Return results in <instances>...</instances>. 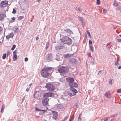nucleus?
I'll use <instances>...</instances> for the list:
<instances>
[{
  "label": "nucleus",
  "instance_id": "nucleus-1",
  "mask_svg": "<svg viewBox=\"0 0 121 121\" xmlns=\"http://www.w3.org/2000/svg\"><path fill=\"white\" fill-rule=\"evenodd\" d=\"M52 68L51 67H45L42 69L40 71L42 77L45 78H48L50 75L53 72Z\"/></svg>",
  "mask_w": 121,
  "mask_h": 121
},
{
  "label": "nucleus",
  "instance_id": "nucleus-2",
  "mask_svg": "<svg viewBox=\"0 0 121 121\" xmlns=\"http://www.w3.org/2000/svg\"><path fill=\"white\" fill-rule=\"evenodd\" d=\"M66 79L70 86L74 87L75 88L78 87V85L76 83L74 82V79L73 77H69L66 78Z\"/></svg>",
  "mask_w": 121,
  "mask_h": 121
},
{
  "label": "nucleus",
  "instance_id": "nucleus-3",
  "mask_svg": "<svg viewBox=\"0 0 121 121\" xmlns=\"http://www.w3.org/2000/svg\"><path fill=\"white\" fill-rule=\"evenodd\" d=\"M61 41L65 44L70 45L72 43V40L71 38L67 36L64 37L63 39H60Z\"/></svg>",
  "mask_w": 121,
  "mask_h": 121
},
{
  "label": "nucleus",
  "instance_id": "nucleus-4",
  "mask_svg": "<svg viewBox=\"0 0 121 121\" xmlns=\"http://www.w3.org/2000/svg\"><path fill=\"white\" fill-rule=\"evenodd\" d=\"M8 1L7 0L2 1L0 4V7H4V10L5 11H7L8 9V7L6 6V5L8 4Z\"/></svg>",
  "mask_w": 121,
  "mask_h": 121
},
{
  "label": "nucleus",
  "instance_id": "nucleus-5",
  "mask_svg": "<svg viewBox=\"0 0 121 121\" xmlns=\"http://www.w3.org/2000/svg\"><path fill=\"white\" fill-rule=\"evenodd\" d=\"M58 71L60 73H67L68 71V69L66 67H61L58 69Z\"/></svg>",
  "mask_w": 121,
  "mask_h": 121
},
{
  "label": "nucleus",
  "instance_id": "nucleus-6",
  "mask_svg": "<svg viewBox=\"0 0 121 121\" xmlns=\"http://www.w3.org/2000/svg\"><path fill=\"white\" fill-rule=\"evenodd\" d=\"M45 87L49 90L51 91H53L55 89V87L53 85L49 83H47Z\"/></svg>",
  "mask_w": 121,
  "mask_h": 121
},
{
  "label": "nucleus",
  "instance_id": "nucleus-7",
  "mask_svg": "<svg viewBox=\"0 0 121 121\" xmlns=\"http://www.w3.org/2000/svg\"><path fill=\"white\" fill-rule=\"evenodd\" d=\"M42 101L43 104L44 106H47L48 104V101L49 99V98L44 97Z\"/></svg>",
  "mask_w": 121,
  "mask_h": 121
},
{
  "label": "nucleus",
  "instance_id": "nucleus-8",
  "mask_svg": "<svg viewBox=\"0 0 121 121\" xmlns=\"http://www.w3.org/2000/svg\"><path fill=\"white\" fill-rule=\"evenodd\" d=\"M68 62L71 64H74L77 63L78 60L76 59L71 58L68 60Z\"/></svg>",
  "mask_w": 121,
  "mask_h": 121
},
{
  "label": "nucleus",
  "instance_id": "nucleus-9",
  "mask_svg": "<svg viewBox=\"0 0 121 121\" xmlns=\"http://www.w3.org/2000/svg\"><path fill=\"white\" fill-rule=\"evenodd\" d=\"M64 46L62 45L60 43H59V44L55 46V48L57 50H58L62 49L64 47Z\"/></svg>",
  "mask_w": 121,
  "mask_h": 121
},
{
  "label": "nucleus",
  "instance_id": "nucleus-10",
  "mask_svg": "<svg viewBox=\"0 0 121 121\" xmlns=\"http://www.w3.org/2000/svg\"><path fill=\"white\" fill-rule=\"evenodd\" d=\"M55 107L57 109L60 110L64 108V107L62 104H56Z\"/></svg>",
  "mask_w": 121,
  "mask_h": 121
},
{
  "label": "nucleus",
  "instance_id": "nucleus-11",
  "mask_svg": "<svg viewBox=\"0 0 121 121\" xmlns=\"http://www.w3.org/2000/svg\"><path fill=\"white\" fill-rule=\"evenodd\" d=\"M14 36V34L13 32L11 33L10 34L7 35L6 36V38L7 40H9L10 38L12 39Z\"/></svg>",
  "mask_w": 121,
  "mask_h": 121
},
{
  "label": "nucleus",
  "instance_id": "nucleus-12",
  "mask_svg": "<svg viewBox=\"0 0 121 121\" xmlns=\"http://www.w3.org/2000/svg\"><path fill=\"white\" fill-rule=\"evenodd\" d=\"M52 113L53 114V118L55 120H56L58 116V112L55 111H52Z\"/></svg>",
  "mask_w": 121,
  "mask_h": 121
},
{
  "label": "nucleus",
  "instance_id": "nucleus-13",
  "mask_svg": "<svg viewBox=\"0 0 121 121\" xmlns=\"http://www.w3.org/2000/svg\"><path fill=\"white\" fill-rule=\"evenodd\" d=\"M6 15L5 13L3 12H1L0 14V20L2 21L4 19V17Z\"/></svg>",
  "mask_w": 121,
  "mask_h": 121
},
{
  "label": "nucleus",
  "instance_id": "nucleus-14",
  "mask_svg": "<svg viewBox=\"0 0 121 121\" xmlns=\"http://www.w3.org/2000/svg\"><path fill=\"white\" fill-rule=\"evenodd\" d=\"M73 87H71L69 88V90H71V91H72L73 93L76 95V94L77 93L78 91L76 89L74 88Z\"/></svg>",
  "mask_w": 121,
  "mask_h": 121
},
{
  "label": "nucleus",
  "instance_id": "nucleus-15",
  "mask_svg": "<svg viewBox=\"0 0 121 121\" xmlns=\"http://www.w3.org/2000/svg\"><path fill=\"white\" fill-rule=\"evenodd\" d=\"M67 91L68 92V95L72 97L75 95V94L73 93L71 91V90L69 89H68Z\"/></svg>",
  "mask_w": 121,
  "mask_h": 121
},
{
  "label": "nucleus",
  "instance_id": "nucleus-16",
  "mask_svg": "<svg viewBox=\"0 0 121 121\" xmlns=\"http://www.w3.org/2000/svg\"><path fill=\"white\" fill-rule=\"evenodd\" d=\"M52 57V54L51 53H48L46 56V59L47 60L51 59Z\"/></svg>",
  "mask_w": 121,
  "mask_h": 121
},
{
  "label": "nucleus",
  "instance_id": "nucleus-17",
  "mask_svg": "<svg viewBox=\"0 0 121 121\" xmlns=\"http://www.w3.org/2000/svg\"><path fill=\"white\" fill-rule=\"evenodd\" d=\"M16 50H15L13 52V60H16L17 57V55H16V52H17ZM14 61V60H13Z\"/></svg>",
  "mask_w": 121,
  "mask_h": 121
},
{
  "label": "nucleus",
  "instance_id": "nucleus-18",
  "mask_svg": "<svg viewBox=\"0 0 121 121\" xmlns=\"http://www.w3.org/2000/svg\"><path fill=\"white\" fill-rule=\"evenodd\" d=\"M73 54H69V53H67L66 54H65L64 55V56L65 58H67L71 57L73 55Z\"/></svg>",
  "mask_w": 121,
  "mask_h": 121
},
{
  "label": "nucleus",
  "instance_id": "nucleus-19",
  "mask_svg": "<svg viewBox=\"0 0 121 121\" xmlns=\"http://www.w3.org/2000/svg\"><path fill=\"white\" fill-rule=\"evenodd\" d=\"M104 95L106 96L107 98H109L111 96L110 92L109 91H108L106 92L105 94Z\"/></svg>",
  "mask_w": 121,
  "mask_h": 121
},
{
  "label": "nucleus",
  "instance_id": "nucleus-20",
  "mask_svg": "<svg viewBox=\"0 0 121 121\" xmlns=\"http://www.w3.org/2000/svg\"><path fill=\"white\" fill-rule=\"evenodd\" d=\"M50 92H48L43 94V97L49 98L48 97H50Z\"/></svg>",
  "mask_w": 121,
  "mask_h": 121
},
{
  "label": "nucleus",
  "instance_id": "nucleus-21",
  "mask_svg": "<svg viewBox=\"0 0 121 121\" xmlns=\"http://www.w3.org/2000/svg\"><path fill=\"white\" fill-rule=\"evenodd\" d=\"M64 30L66 32L69 33L70 34H73V33L72 31L70 29H66Z\"/></svg>",
  "mask_w": 121,
  "mask_h": 121
},
{
  "label": "nucleus",
  "instance_id": "nucleus-22",
  "mask_svg": "<svg viewBox=\"0 0 121 121\" xmlns=\"http://www.w3.org/2000/svg\"><path fill=\"white\" fill-rule=\"evenodd\" d=\"M116 60L115 61V65L118 66L119 65V63L118 62L119 60L117 59V57L116 58V59L115 57V58Z\"/></svg>",
  "mask_w": 121,
  "mask_h": 121
},
{
  "label": "nucleus",
  "instance_id": "nucleus-23",
  "mask_svg": "<svg viewBox=\"0 0 121 121\" xmlns=\"http://www.w3.org/2000/svg\"><path fill=\"white\" fill-rule=\"evenodd\" d=\"M35 109L36 111H43V113H44L46 112V110H41L40 109L36 107L35 108Z\"/></svg>",
  "mask_w": 121,
  "mask_h": 121
},
{
  "label": "nucleus",
  "instance_id": "nucleus-24",
  "mask_svg": "<svg viewBox=\"0 0 121 121\" xmlns=\"http://www.w3.org/2000/svg\"><path fill=\"white\" fill-rule=\"evenodd\" d=\"M75 10L77 11H79L80 13L81 12L82 10L81 9L80 7H76L75 8Z\"/></svg>",
  "mask_w": 121,
  "mask_h": 121
},
{
  "label": "nucleus",
  "instance_id": "nucleus-25",
  "mask_svg": "<svg viewBox=\"0 0 121 121\" xmlns=\"http://www.w3.org/2000/svg\"><path fill=\"white\" fill-rule=\"evenodd\" d=\"M49 41L47 42L46 45L45 49H47L49 47Z\"/></svg>",
  "mask_w": 121,
  "mask_h": 121
},
{
  "label": "nucleus",
  "instance_id": "nucleus-26",
  "mask_svg": "<svg viewBox=\"0 0 121 121\" xmlns=\"http://www.w3.org/2000/svg\"><path fill=\"white\" fill-rule=\"evenodd\" d=\"M24 16H19L18 17V20H20L22 19H23L24 18Z\"/></svg>",
  "mask_w": 121,
  "mask_h": 121
},
{
  "label": "nucleus",
  "instance_id": "nucleus-27",
  "mask_svg": "<svg viewBox=\"0 0 121 121\" xmlns=\"http://www.w3.org/2000/svg\"><path fill=\"white\" fill-rule=\"evenodd\" d=\"M5 108V106L3 104L2 105V107L1 110V112L2 113V111H4Z\"/></svg>",
  "mask_w": 121,
  "mask_h": 121
},
{
  "label": "nucleus",
  "instance_id": "nucleus-28",
  "mask_svg": "<svg viewBox=\"0 0 121 121\" xmlns=\"http://www.w3.org/2000/svg\"><path fill=\"white\" fill-rule=\"evenodd\" d=\"M19 31V29L18 28H17L14 30L15 33H17Z\"/></svg>",
  "mask_w": 121,
  "mask_h": 121
},
{
  "label": "nucleus",
  "instance_id": "nucleus-29",
  "mask_svg": "<svg viewBox=\"0 0 121 121\" xmlns=\"http://www.w3.org/2000/svg\"><path fill=\"white\" fill-rule=\"evenodd\" d=\"M114 3H113V5L115 6L116 7H117L119 5V3H117L116 2L114 1Z\"/></svg>",
  "mask_w": 121,
  "mask_h": 121
},
{
  "label": "nucleus",
  "instance_id": "nucleus-30",
  "mask_svg": "<svg viewBox=\"0 0 121 121\" xmlns=\"http://www.w3.org/2000/svg\"><path fill=\"white\" fill-rule=\"evenodd\" d=\"M89 48L90 50L92 51V52H93L94 50L93 49V47L91 45H89Z\"/></svg>",
  "mask_w": 121,
  "mask_h": 121
},
{
  "label": "nucleus",
  "instance_id": "nucleus-31",
  "mask_svg": "<svg viewBox=\"0 0 121 121\" xmlns=\"http://www.w3.org/2000/svg\"><path fill=\"white\" fill-rule=\"evenodd\" d=\"M11 18L12 20H11L10 21V22L11 23H12L15 21V18L14 17H13V18Z\"/></svg>",
  "mask_w": 121,
  "mask_h": 121
},
{
  "label": "nucleus",
  "instance_id": "nucleus-32",
  "mask_svg": "<svg viewBox=\"0 0 121 121\" xmlns=\"http://www.w3.org/2000/svg\"><path fill=\"white\" fill-rule=\"evenodd\" d=\"M117 9L119 12H121V7L120 6H119L117 8Z\"/></svg>",
  "mask_w": 121,
  "mask_h": 121
},
{
  "label": "nucleus",
  "instance_id": "nucleus-33",
  "mask_svg": "<svg viewBox=\"0 0 121 121\" xmlns=\"http://www.w3.org/2000/svg\"><path fill=\"white\" fill-rule=\"evenodd\" d=\"M6 53L4 54L2 56V58L4 59L6 58Z\"/></svg>",
  "mask_w": 121,
  "mask_h": 121
},
{
  "label": "nucleus",
  "instance_id": "nucleus-34",
  "mask_svg": "<svg viewBox=\"0 0 121 121\" xmlns=\"http://www.w3.org/2000/svg\"><path fill=\"white\" fill-rule=\"evenodd\" d=\"M16 47V45H13L12 47L11 48V50L12 51Z\"/></svg>",
  "mask_w": 121,
  "mask_h": 121
},
{
  "label": "nucleus",
  "instance_id": "nucleus-35",
  "mask_svg": "<svg viewBox=\"0 0 121 121\" xmlns=\"http://www.w3.org/2000/svg\"><path fill=\"white\" fill-rule=\"evenodd\" d=\"M69 116L67 115L66 116L64 117V118L63 120H62V121H64L67 118H68Z\"/></svg>",
  "mask_w": 121,
  "mask_h": 121
},
{
  "label": "nucleus",
  "instance_id": "nucleus-36",
  "mask_svg": "<svg viewBox=\"0 0 121 121\" xmlns=\"http://www.w3.org/2000/svg\"><path fill=\"white\" fill-rule=\"evenodd\" d=\"M50 97H53L54 96V94L53 93L50 92Z\"/></svg>",
  "mask_w": 121,
  "mask_h": 121
},
{
  "label": "nucleus",
  "instance_id": "nucleus-37",
  "mask_svg": "<svg viewBox=\"0 0 121 121\" xmlns=\"http://www.w3.org/2000/svg\"><path fill=\"white\" fill-rule=\"evenodd\" d=\"M115 40L118 42H121V39H118L116 38L115 39Z\"/></svg>",
  "mask_w": 121,
  "mask_h": 121
},
{
  "label": "nucleus",
  "instance_id": "nucleus-38",
  "mask_svg": "<svg viewBox=\"0 0 121 121\" xmlns=\"http://www.w3.org/2000/svg\"><path fill=\"white\" fill-rule=\"evenodd\" d=\"M16 12V10L14 8H13V11L12 12V13L13 14H15Z\"/></svg>",
  "mask_w": 121,
  "mask_h": 121
},
{
  "label": "nucleus",
  "instance_id": "nucleus-39",
  "mask_svg": "<svg viewBox=\"0 0 121 121\" xmlns=\"http://www.w3.org/2000/svg\"><path fill=\"white\" fill-rule=\"evenodd\" d=\"M81 114L79 115L78 118V121H81Z\"/></svg>",
  "mask_w": 121,
  "mask_h": 121
},
{
  "label": "nucleus",
  "instance_id": "nucleus-40",
  "mask_svg": "<svg viewBox=\"0 0 121 121\" xmlns=\"http://www.w3.org/2000/svg\"><path fill=\"white\" fill-rule=\"evenodd\" d=\"M81 23L82 25V27L83 28L85 25V23L83 21L82 22H81Z\"/></svg>",
  "mask_w": 121,
  "mask_h": 121
},
{
  "label": "nucleus",
  "instance_id": "nucleus-41",
  "mask_svg": "<svg viewBox=\"0 0 121 121\" xmlns=\"http://www.w3.org/2000/svg\"><path fill=\"white\" fill-rule=\"evenodd\" d=\"M117 93H121V89H118L117 91Z\"/></svg>",
  "mask_w": 121,
  "mask_h": 121
},
{
  "label": "nucleus",
  "instance_id": "nucleus-42",
  "mask_svg": "<svg viewBox=\"0 0 121 121\" xmlns=\"http://www.w3.org/2000/svg\"><path fill=\"white\" fill-rule=\"evenodd\" d=\"M78 105V103H75L73 105V107H76V108H77Z\"/></svg>",
  "mask_w": 121,
  "mask_h": 121
},
{
  "label": "nucleus",
  "instance_id": "nucleus-43",
  "mask_svg": "<svg viewBox=\"0 0 121 121\" xmlns=\"http://www.w3.org/2000/svg\"><path fill=\"white\" fill-rule=\"evenodd\" d=\"M79 20L81 22L83 21L82 18L79 17Z\"/></svg>",
  "mask_w": 121,
  "mask_h": 121
},
{
  "label": "nucleus",
  "instance_id": "nucleus-44",
  "mask_svg": "<svg viewBox=\"0 0 121 121\" xmlns=\"http://www.w3.org/2000/svg\"><path fill=\"white\" fill-rule=\"evenodd\" d=\"M87 32L88 34V36L90 38H91V35L90 33V32L87 30Z\"/></svg>",
  "mask_w": 121,
  "mask_h": 121
},
{
  "label": "nucleus",
  "instance_id": "nucleus-45",
  "mask_svg": "<svg viewBox=\"0 0 121 121\" xmlns=\"http://www.w3.org/2000/svg\"><path fill=\"white\" fill-rule=\"evenodd\" d=\"M100 0H97L96 4H97L98 5L100 3Z\"/></svg>",
  "mask_w": 121,
  "mask_h": 121
},
{
  "label": "nucleus",
  "instance_id": "nucleus-46",
  "mask_svg": "<svg viewBox=\"0 0 121 121\" xmlns=\"http://www.w3.org/2000/svg\"><path fill=\"white\" fill-rule=\"evenodd\" d=\"M102 73V71L101 70L99 71H98V73H97V75H99L100 74H101Z\"/></svg>",
  "mask_w": 121,
  "mask_h": 121
},
{
  "label": "nucleus",
  "instance_id": "nucleus-47",
  "mask_svg": "<svg viewBox=\"0 0 121 121\" xmlns=\"http://www.w3.org/2000/svg\"><path fill=\"white\" fill-rule=\"evenodd\" d=\"M103 13H106L107 12V11L105 9H103Z\"/></svg>",
  "mask_w": 121,
  "mask_h": 121
},
{
  "label": "nucleus",
  "instance_id": "nucleus-48",
  "mask_svg": "<svg viewBox=\"0 0 121 121\" xmlns=\"http://www.w3.org/2000/svg\"><path fill=\"white\" fill-rule=\"evenodd\" d=\"M109 83L110 84H112V80L111 79H110L109 80Z\"/></svg>",
  "mask_w": 121,
  "mask_h": 121
},
{
  "label": "nucleus",
  "instance_id": "nucleus-49",
  "mask_svg": "<svg viewBox=\"0 0 121 121\" xmlns=\"http://www.w3.org/2000/svg\"><path fill=\"white\" fill-rule=\"evenodd\" d=\"M89 43L90 45H91L92 43V41L91 40H89Z\"/></svg>",
  "mask_w": 121,
  "mask_h": 121
},
{
  "label": "nucleus",
  "instance_id": "nucleus-50",
  "mask_svg": "<svg viewBox=\"0 0 121 121\" xmlns=\"http://www.w3.org/2000/svg\"><path fill=\"white\" fill-rule=\"evenodd\" d=\"M111 42H110L108 43H107V44L106 45V47H107L109 45H110L111 44Z\"/></svg>",
  "mask_w": 121,
  "mask_h": 121
},
{
  "label": "nucleus",
  "instance_id": "nucleus-51",
  "mask_svg": "<svg viewBox=\"0 0 121 121\" xmlns=\"http://www.w3.org/2000/svg\"><path fill=\"white\" fill-rule=\"evenodd\" d=\"M10 54V52L9 51H8L7 53V56L8 55Z\"/></svg>",
  "mask_w": 121,
  "mask_h": 121
},
{
  "label": "nucleus",
  "instance_id": "nucleus-52",
  "mask_svg": "<svg viewBox=\"0 0 121 121\" xmlns=\"http://www.w3.org/2000/svg\"><path fill=\"white\" fill-rule=\"evenodd\" d=\"M28 58L27 57H26L25 58V61H28Z\"/></svg>",
  "mask_w": 121,
  "mask_h": 121
},
{
  "label": "nucleus",
  "instance_id": "nucleus-53",
  "mask_svg": "<svg viewBox=\"0 0 121 121\" xmlns=\"http://www.w3.org/2000/svg\"><path fill=\"white\" fill-rule=\"evenodd\" d=\"M25 99V97L24 96L23 97V98H22V103L24 101Z\"/></svg>",
  "mask_w": 121,
  "mask_h": 121
},
{
  "label": "nucleus",
  "instance_id": "nucleus-54",
  "mask_svg": "<svg viewBox=\"0 0 121 121\" xmlns=\"http://www.w3.org/2000/svg\"><path fill=\"white\" fill-rule=\"evenodd\" d=\"M29 89L28 87L26 90V91L27 92H28L29 91Z\"/></svg>",
  "mask_w": 121,
  "mask_h": 121
},
{
  "label": "nucleus",
  "instance_id": "nucleus-55",
  "mask_svg": "<svg viewBox=\"0 0 121 121\" xmlns=\"http://www.w3.org/2000/svg\"><path fill=\"white\" fill-rule=\"evenodd\" d=\"M2 30V28L0 26V32Z\"/></svg>",
  "mask_w": 121,
  "mask_h": 121
},
{
  "label": "nucleus",
  "instance_id": "nucleus-56",
  "mask_svg": "<svg viewBox=\"0 0 121 121\" xmlns=\"http://www.w3.org/2000/svg\"><path fill=\"white\" fill-rule=\"evenodd\" d=\"M108 117H107L106 119H104V121H107V120H108Z\"/></svg>",
  "mask_w": 121,
  "mask_h": 121
},
{
  "label": "nucleus",
  "instance_id": "nucleus-57",
  "mask_svg": "<svg viewBox=\"0 0 121 121\" xmlns=\"http://www.w3.org/2000/svg\"><path fill=\"white\" fill-rule=\"evenodd\" d=\"M90 62L92 64H93V62L91 60L90 61Z\"/></svg>",
  "mask_w": 121,
  "mask_h": 121
},
{
  "label": "nucleus",
  "instance_id": "nucleus-58",
  "mask_svg": "<svg viewBox=\"0 0 121 121\" xmlns=\"http://www.w3.org/2000/svg\"><path fill=\"white\" fill-rule=\"evenodd\" d=\"M84 36H85V37H87V34H86V33H85L84 34Z\"/></svg>",
  "mask_w": 121,
  "mask_h": 121
},
{
  "label": "nucleus",
  "instance_id": "nucleus-59",
  "mask_svg": "<svg viewBox=\"0 0 121 121\" xmlns=\"http://www.w3.org/2000/svg\"><path fill=\"white\" fill-rule=\"evenodd\" d=\"M74 117L73 116V117H72L71 118V120L72 121L74 119Z\"/></svg>",
  "mask_w": 121,
  "mask_h": 121
},
{
  "label": "nucleus",
  "instance_id": "nucleus-60",
  "mask_svg": "<svg viewBox=\"0 0 121 121\" xmlns=\"http://www.w3.org/2000/svg\"><path fill=\"white\" fill-rule=\"evenodd\" d=\"M39 37H37L36 38V40H37L39 39Z\"/></svg>",
  "mask_w": 121,
  "mask_h": 121
},
{
  "label": "nucleus",
  "instance_id": "nucleus-61",
  "mask_svg": "<svg viewBox=\"0 0 121 121\" xmlns=\"http://www.w3.org/2000/svg\"><path fill=\"white\" fill-rule=\"evenodd\" d=\"M121 68V66H120L118 67V69H120Z\"/></svg>",
  "mask_w": 121,
  "mask_h": 121
},
{
  "label": "nucleus",
  "instance_id": "nucleus-62",
  "mask_svg": "<svg viewBox=\"0 0 121 121\" xmlns=\"http://www.w3.org/2000/svg\"><path fill=\"white\" fill-rule=\"evenodd\" d=\"M35 117L37 118H38L39 117L38 116H36Z\"/></svg>",
  "mask_w": 121,
  "mask_h": 121
},
{
  "label": "nucleus",
  "instance_id": "nucleus-63",
  "mask_svg": "<svg viewBox=\"0 0 121 121\" xmlns=\"http://www.w3.org/2000/svg\"><path fill=\"white\" fill-rule=\"evenodd\" d=\"M32 83H31L29 85V86H31L32 85Z\"/></svg>",
  "mask_w": 121,
  "mask_h": 121
},
{
  "label": "nucleus",
  "instance_id": "nucleus-64",
  "mask_svg": "<svg viewBox=\"0 0 121 121\" xmlns=\"http://www.w3.org/2000/svg\"><path fill=\"white\" fill-rule=\"evenodd\" d=\"M41 0H37V1L39 3L41 1Z\"/></svg>",
  "mask_w": 121,
  "mask_h": 121
}]
</instances>
